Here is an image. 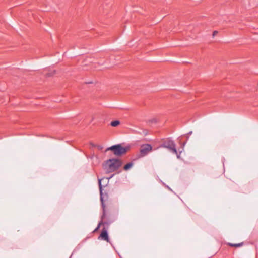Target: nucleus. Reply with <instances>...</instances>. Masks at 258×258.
Returning a JSON list of instances; mask_svg holds the SVG:
<instances>
[{"instance_id":"13","label":"nucleus","mask_w":258,"mask_h":258,"mask_svg":"<svg viewBox=\"0 0 258 258\" xmlns=\"http://www.w3.org/2000/svg\"><path fill=\"white\" fill-rule=\"evenodd\" d=\"M95 147H97V149L99 150H102L103 148V147L101 145H95Z\"/></svg>"},{"instance_id":"9","label":"nucleus","mask_w":258,"mask_h":258,"mask_svg":"<svg viewBox=\"0 0 258 258\" xmlns=\"http://www.w3.org/2000/svg\"><path fill=\"white\" fill-rule=\"evenodd\" d=\"M157 122H158L157 119L156 118H154L149 120L147 121V123H151V124H156L157 123Z\"/></svg>"},{"instance_id":"19","label":"nucleus","mask_w":258,"mask_h":258,"mask_svg":"<svg viewBox=\"0 0 258 258\" xmlns=\"http://www.w3.org/2000/svg\"><path fill=\"white\" fill-rule=\"evenodd\" d=\"M187 139H189V136H187Z\"/></svg>"},{"instance_id":"16","label":"nucleus","mask_w":258,"mask_h":258,"mask_svg":"<svg viewBox=\"0 0 258 258\" xmlns=\"http://www.w3.org/2000/svg\"><path fill=\"white\" fill-rule=\"evenodd\" d=\"M165 186H166V187L167 189H168L169 190H171V189L170 188V187L169 186H168V185H166Z\"/></svg>"},{"instance_id":"5","label":"nucleus","mask_w":258,"mask_h":258,"mask_svg":"<svg viewBox=\"0 0 258 258\" xmlns=\"http://www.w3.org/2000/svg\"><path fill=\"white\" fill-rule=\"evenodd\" d=\"M152 150V146L150 144H142L140 150V157H143L148 155Z\"/></svg>"},{"instance_id":"15","label":"nucleus","mask_w":258,"mask_h":258,"mask_svg":"<svg viewBox=\"0 0 258 258\" xmlns=\"http://www.w3.org/2000/svg\"><path fill=\"white\" fill-rule=\"evenodd\" d=\"M133 164V161H131L130 162V168H132Z\"/></svg>"},{"instance_id":"21","label":"nucleus","mask_w":258,"mask_h":258,"mask_svg":"<svg viewBox=\"0 0 258 258\" xmlns=\"http://www.w3.org/2000/svg\"><path fill=\"white\" fill-rule=\"evenodd\" d=\"M178 154L180 155V154H181V153H179V154L178 153Z\"/></svg>"},{"instance_id":"1","label":"nucleus","mask_w":258,"mask_h":258,"mask_svg":"<svg viewBox=\"0 0 258 258\" xmlns=\"http://www.w3.org/2000/svg\"><path fill=\"white\" fill-rule=\"evenodd\" d=\"M104 179V178L101 179H98V185H99V191H100V201L101 202V206L103 209V214L101 216V221H102V224L105 225L107 226H109L110 224L113 223L115 219L111 215H108L106 213V210H105V205L104 203L103 200V186L101 184V181Z\"/></svg>"},{"instance_id":"12","label":"nucleus","mask_w":258,"mask_h":258,"mask_svg":"<svg viewBox=\"0 0 258 258\" xmlns=\"http://www.w3.org/2000/svg\"><path fill=\"white\" fill-rule=\"evenodd\" d=\"M124 169L127 170L129 169V163H127L124 166Z\"/></svg>"},{"instance_id":"8","label":"nucleus","mask_w":258,"mask_h":258,"mask_svg":"<svg viewBox=\"0 0 258 258\" xmlns=\"http://www.w3.org/2000/svg\"><path fill=\"white\" fill-rule=\"evenodd\" d=\"M120 124V121L118 120H115L111 122L110 125L112 127H116Z\"/></svg>"},{"instance_id":"6","label":"nucleus","mask_w":258,"mask_h":258,"mask_svg":"<svg viewBox=\"0 0 258 258\" xmlns=\"http://www.w3.org/2000/svg\"><path fill=\"white\" fill-rule=\"evenodd\" d=\"M98 238H101L102 240L106 241L108 242H109L107 230L105 227L103 228Z\"/></svg>"},{"instance_id":"18","label":"nucleus","mask_w":258,"mask_h":258,"mask_svg":"<svg viewBox=\"0 0 258 258\" xmlns=\"http://www.w3.org/2000/svg\"><path fill=\"white\" fill-rule=\"evenodd\" d=\"M113 176H110V177L107 178L106 179L109 180V179L111 178Z\"/></svg>"},{"instance_id":"3","label":"nucleus","mask_w":258,"mask_h":258,"mask_svg":"<svg viewBox=\"0 0 258 258\" xmlns=\"http://www.w3.org/2000/svg\"><path fill=\"white\" fill-rule=\"evenodd\" d=\"M128 149L129 146L122 147L121 146V144H118L108 147L105 150V152L111 151L115 156H120L125 153Z\"/></svg>"},{"instance_id":"2","label":"nucleus","mask_w":258,"mask_h":258,"mask_svg":"<svg viewBox=\"0 0 258 258\" xmlns=\"http://www.w3.org/2000/svg\"><path fill=\"white\" fill-rule=\"evenodd\" d=\"M121 165V161L118 158H111L103 163V168L106 173H109L117 170Z\"/></svg>"},{"instance_id":"11","label":"nucleus","mask_w":258,"mask_h":258,"mask_svg":"<svg viewBox=\"0 0 258 258\" xmlns=\"http://www.w3.org/2000/svg\"><path fill=\"white\" fill-rule=\"evenodd\" d=\"M101 224H102V221H100V222L99 223V224H98V225L97 227L95 229V230H94V232H95V231H96L97 230H98V229L100 228V225H101Z\"/></svg>"},{"instance_id":"7","label":"nucleus","mask_w":258,"mask_h":258,"mask_svg":"<svg viewBox=\"0 0 258 258\" xmlns=\"http://www.w3.org/2000/svg\"><path fill=\"white\" fill-rule=\"evenodd\" d=\"M243 244H244V243L242 242H241L239 243H236V244H234V243H228L227 245H229L231 247H239L242 246L243 245Z\"/></svg>"},{"instance_id":"17","label":"nucleus","mask_w":258,"mask_h":258,"mask_svg":"<svg viewBox=\"0 0 258 258\" xmlns=\"http://www.w3.org/2000/svg\"><path fill=\"white\" fill-rule=\"evenodd\" d=\"M192 131H190L188 133V135H191L192 134Z\"/></svg>"},{"instance_id":"14","label":"nucleus","mask_w":258,"mask_h":258,"mask_svg":"<svg viewBox=\"0 0 258 258\" xmlns=\"http://www.w3.org/2000/svg\"><path fill=\"white\" fill-rule=\"evenodd\" d=\"M218 33L217 31H214L213 33V36L214 37Z\"/></svg>"},{"instance_id":"4","label":"nucleus","mask_w":258,"mask_h":258,"mask_svg":"<svg viewBox=\"0 0 258 258\" xmlns=\"http://www.w3.org/2000/svg\"><path fill=\"white\" fill-rule=\"evenodd\" d=\"M160 147L169 149L173 153L175 154L178 158H179V155L178 154V152L176 149V145L174 142L171 139H168L167 140L163 141L160 145Z\"/></svg>"},{"instance_id":"10","label":"nucleus","mask_w":258,"mask_h":258,"mask_svg":"<svg viewBox=\"0 0 258 258\" xmlns=\"http://www.w3.org/2000/svg\"><path fill=\"white\" fill-rule=\"evenodd\" d=\"M55 73V70H53L52 71H50L49 73H47L45 75L47 77H51Z\"/></svg>"},{"instance_id":"20","label":"nucleus","mask_w":258,"mask_h":258,"mask_svg":"<svg viewBox=\"0 0 258 258\" xmlns=\"http://www.w3.org/2000/svg\"><path fill=\"white\" fill-rule=\"evenodd\" d=\"M87 83H88V84L92 83V82H88Z\"/></svg>"}]
</instances>
